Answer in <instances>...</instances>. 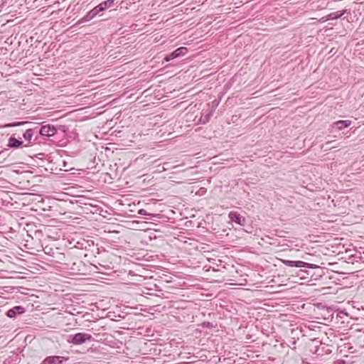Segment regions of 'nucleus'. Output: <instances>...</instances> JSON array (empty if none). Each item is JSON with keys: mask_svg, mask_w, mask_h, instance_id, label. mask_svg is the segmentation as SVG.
I'll use <instances>...</instances> for the list:
<instances>
[{"mask_svg": "<svg viewBox=\"0 0 364 364\" xmlns=\"http://www.w3.org/2000/svg\"><path fill=\"white\" fill-rule=\"evenodd\" d=\"M92 336L90 334L84 333H77L73 336H70L68 341L74 345H80L87 341H91Z\"/></svg>", "mask_w": 364, "mask_h": 364, "instance_id": "nucleus-1", "label": "nucleus"}, {"mask_svg": "<svg viewBox=\"0 0 364 364\" xmlns=\"http://www.w3.org/2000/svg\"><path fill=\"white\" fill-rule=\"evenodd\" d=\"M282 262L286 266L291 267H308L311 269L317 268L318 266L316 264L307 263L303 261H292L287 259H282Z\"/></svg>", "mask_w": 364, "mask_h": 364, "instance_id": "nucleus-2", "label": "nucleus"}, {"mask_svg": "<svg viewBox=\"0 0 364 364\" xmlns=\"http://www.w3.org/2000/svg\"><path fill=\"white\" fill-rule=\"evenodd\" d=\"M188 53V48L186 47H180L176 48L173 52L165 55L164 60L168 62L173 59L184 56Z\"/></svg>", "mask_w": 364, "mask_h": 364, "instance_id": "nucleus-3", "label": "nucleus"}, {"mask_svg": "<svg viewBox=\"0 0 364 364\" xmlns=\"http://www.w3.org/2000/svg\"><path fill=\"white\" fill-rule=\"evenodd\" d=\"M57 133V129L50 124L42 125L39 129V134L42 136H53Z\"/></svg>", "mask_w": 364, "mask_h": 364, "instance_id": "nucleus-4", "label": "nucleus"}, {"mask_svg": "<svg viewBox=\"0 0 364 364\" xmlns=\"http://www.w3.org/2000/svg\"><path fill=\"white\" fill-rule=\"evenodd\" d=\"M68 360L63 356H48L41 364H63Z\"/></svg>", "mask_w": 364, "mask_h": 364, "instance_id": "nucleus-5", "label": "nucleus"}, {"mask_svg": "<svg viewBox=\"0 0 364 364\" xmlns=\"http://www.w3.org/2000/svg\"><path fill=\"white\" fill-rule=\"evenodd\" d=\"M25 311L26 309L24 307L21 306H16L8 310L6 314L9 318H15L16 316L21 315Z\"/></svg>", "mask_w": 364, "mask_h": 364, "instance_id": "nucleus-6", "label": "nucleus"}, {"mask_svg": "<svg viewBox=\"0 0 364 364\" xmlns=\"http://www.w3.org/2000/svg\"><path fill=\"white\" fill-rule=\"evenodd\" d=\"M346 13H348L347 9L332 12V13L328 14L327 16L323 17L321 19H322L323 22L328 21V20L338 19Z\"/></svg>", "mask_w": 364, "mask_h": 364, "instance_id": "nucleus-7", "label": "nucleus"}, {"mask_svg": "<svg viewBox=\"0 0 364 364\" xmlns=\"http://www.w3.org/2000/svg\"><path fill=\"white\" fill-rule=\"evenodd\" d=\"M352 124V121L350 120H338L333 122L331 124L332 128L337 129L338 131L343 130L345 128L350 127Z\"/></svg>", "mask_w": 364, "mask_h": 364, "instance_id": "nucleus-8", "label": "nucleus"}, {"mask_svg": "<svg viewBox=\"0 0 364 364\" xmlns=\"http://www.w3.org/2000/svg\"><path fill=\"white\" fill-rule=\"evenodd\" d=\"M228 216L230 220L238 225H244L245 223V218L237 212H230Z\"/></svg>", "mask_w": 364, "mask_h": 364, "instance_id": "nucleus-9", "label": "nucleus"}, {"mask_svg": "<svg viewBox=\"0 0 364 364\" xmlns=\"http://www.w3.org/2000/svg\"><path fill=\"white\" fill-rule=\"evenodd\" d=\"M23 144V141L11 136L9 139L7 146L12 149H18Z\"/></svg>", "mask_w": 364, "mask_h": 364, "instance_id": "nucleus-10", "label": "nucleus"}, {"mask_svg": "<svg viewBox=\"0 0 364 364\" xmlns=\"http://www.w3.org/2000/svg\"><path fill=\"white\" fill-rule=\"evenodd\" d=\"M214 112H215V109L208 107V109L206 110V113L204 114L200 118V121L202 122V123L203 124L207 123L210 120V119L213 117Z\"/></svg>", "mask_w": 364, "mask_h": 364, "instance_id": "nucleus-11", "label": "nucleus"}, {"mask_svg": "<svg viewBox=\"0 0 364 364\" xmlns=\"http://www.w3.org/2000/svg\"><path fill=\"white\" fill-rule=\"evenodd\" d=\"M95 16H96L90 10L89 12H87L85 16H84L82 18H80L77 21L76 24H81V23H83L88 22V21H91L92 19H93Z\"/></svg>", "mask_w": 364, "mask_h": 364, "instance_id": "nucleus-12", "label": "nucleus"}, {"mask_svg": "<svg viewBox=\"0 0 364 364\" xmlns=\"http://www.w3.org/2000/svg\"><path fill=\"white\" fill-rule=\"evenodd\" d=\"M95 16H96L90 10L89 12H87L85 16H84L82 18H80L77 21L76 24H81V23H83L88 22V21H91L92 19H93Z\"/></svg>", "mask_w": 364, "mask_h": 364, "instance_id": "nucleus-13", "label": "nucleus"}, {"mask_svg": "<svg viewBox=\"0 0 364 364\" xmlns=\"http://www.w3.org/2000/svg\"><path fill=\"white\" fill-rule=\"evenodd\" d=\"M114 5V0H107L98 4L100 11L102 12Z\"/></svg>", "mask_w": 364, "mask_h": 364, "instance_id": "nucleus-14", "label": "nucleus"}, {"mask_svg": "<svg viewBox=\"0 0 364 364\" xmlns=\"http://www.w3.org/2000/svg\"><path fill=\"white\" fill-rule=\"evenodd\" d=\"M223 95L220 93L218 95V98L215 99L212 102L208 104V107L215 110L217 107L219 105L220 100L222 99Z\"/></svg>", "mask_w": 364, "mask_h": 364, "instance_id": "nucleus-15", "label": "nucleus"}, {"mask_svg": "<svg viewBox=\"0 0 364 364\" xmlns=\"http://www.w3.org/2000/svg\"><path fill=\"white\" fill-rule=\"evenodd\" d=\"M85 93L82 92L80 95H77L76 97H78V100H81L82 102V105H90L92 103L90 100V97L84 96Z\"/></svg>", "mask_w": 364, "mask_h": 364, "instance_id": "nucleus-16", "label": "nucleus"}, {"mask_svg": "<svg viewBox=\"0 0 364 364\" xmlns=\"http://www.w3.org/2000/svg\"><path fill=\"white\" fill-rule=\"evenodd\" d=\"M34 134V129H28L23 134V138L27 141H31Z\"/></svg>", "mask_w": 364, "mask_h": 364, "instance_id": "nucleus-17", "label": "nucleus"}, {"mask_svg": "<svg viewBox=\"0 0 364 364\" xmlns=\"http://www.w3.org/2000/svg\"><path fill=\"white\" fill-rule=\"evenodd\" d=\"M28 122H12V123H8L4 125V127H19L22 126L23 124H28Z\"/></svg>", "mask_w": 364, "mask_h": 364, "instance_id": "nucleus-18", "label": "nucleus"}, {"mask_svg": "<svg viewBox=\"0 0 364 364\" xmlns=\"http://www.w3.org/2000/svg\"><path fill=\"white\" fill-rule=\"evenodd\" d=\"M202 326L208 328H213L214 327L213 324L209 321H204L202 323Z\"/></svg>", "mask_w": 364, "mask_h": 364, "instance_id": "nucleus-19", "label": "nucleus"}, {"mask_svg": "<svg viewBox=\"0 0 364 364\" xmlns=\"http://www.w3.org/2000/svg\"><path fill=\"white\" fill-rule=\"evenodd\" d=\"M91 11L95 16L101 12L98 5L94 7Z\"/></svg>", "mask_w": 364, "mask_h": 364, "instance_id": "nucleus-20", "label": "nucleus"}, {"mask_svg": "<svg viewBox=\"0 0 364 364\" xmlns=\"http://www.w3.org/2000/svg\"><path fill=\"white\" fill-rule=\"evenodd\" d=\"M127 93V92H123V94H122V95H121L119 97H120V98L126 97V99L132 100V98H133V97H134V94H131V95H128V96H125Z\"/></svg>", "mask_w": 364, "mask_h": 364, "instance_id": "nucleus-21", "label": "nucleus"}, {"mask_svg": "<svg viewBox=\"0 0 364 364\" xmlns=\"http://www.w3.org/2000/svg\"><path fill=\"white\" fill-rule=\"evenodd\" d=\"M138 213H139V215H151V214H150V213H148L146 212V210H144V209H140V210H138Z\"/></svg>", "mask_w": 364, "mask_h": 364, "instance_id": "nucleus-22", "label": "nucleus"}, {"mask_svg": "<svg viewBox=\"0 0 364 364\" xmlns=\"http://www.w3.org/2000/svg\"><path fill=\"white\" fill-rule=\"evenodd\" d=\"M168 164H169V163H168V162H165V163H164V164H163V166H163V168H164V170H167V169H168Z\"/></svg>", "mask_w": 364, "mask_h": 364, "instance_id": "nucleus-23", "label": "nucleus"}, {"mask_svg": "<svg viewBox=\"0 0 364 364\" xmlns=\"http://www.w3.org/2000/svg\"><path fill=\"white\" fill-rule=\"evenodd\" d=\"M337 364H345L344 360H339Z\"/></svg>", "mask_w": 364, "mask_h": 364, "instance_id": "nucleus-24", "label": "nucleus"}, {"mask_svg": "<svg viewBox=\"0 0 364 364\" xmlns=\"http://www.w3.org/2000/svg\"><path fill=\"white\" fill-rule=\"evenodd\" d=\"M139 99V97L138 96L136 98V100H138Z\"/></svg>", "mask_w": 364, "mask_h": 364, "instance_id": "nucleus-25", "label": "nucleus"}]
</instances>
